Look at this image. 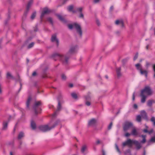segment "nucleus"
<instances>
[{"instance_id":"f257e3e1","label":"nucleus","mask_w":155,"mask_h":155,"mask_svg":"<svg viewBox=\"0 0 155 155\" xmlns=\"http://www.w3.org/2000/svg\"><path fill=\"white\" fill-rule=\"evenodd\" d=\"M78 50V47L76 45L72 46L71 47L69 51L67 54V56H64L58 53H54L53 54L52 56V58L54 60L58 59L60 60L64 64H66L68 63L69 56L71 54L75 53Z\"/></svg>"},{"instance_id":"f03ea898","label":"nucleus","mask_w":155,"mask_h":155,"mask_svg":"<svg viewBox=\"0 0 155 155\" xmlns=\"http://www.w3.org/2000/svg\"><path fill=\"white\" fill-rule=\"evenodd\" d=\"M153 91L149 86H146L141 91L140 96L141 97V102L142 103L145 102L147 96L152 94Z\"/></svg>"},{"instance_id":"7ed1b4c3","label":"nucleus","mask_w":155,"mask_h":155,"mask_svg":"<svg viewBox=\"0 0 155 155\" xmlns=\"http://www.w3.org/2000/svg\"><path fill=\"white\" fill-rule=\"evenodd\" d=\"M132 144L135 145L137 150H139L141 147L140 143L138 141L135 140H131L130 139H127L126 141L123 142L122 143V146L123 147H125L126 145H128L129 147H131L132 146Z\"/></svg>"},{"instance_id":"20e7f679","label":"nucleus","mask_w":155,"mask_h":155,"mask_svg":"<svg viewBox=\"0 0 155 155\" xmlns=\"http://www.w3.org/2000/svg\"><path fill=\"white\" fill-rule=\"evenodd\" d=\"M68 28L71 29L73 28H75L77 32L81 36L82 35V31L80 25L76 23H74L73 24H69L68 25Z\"/></svg>"},{"instance_id":"39448f33","label":"nucleus","mask_w":155,"mask_h":155,"mask_svg":"<svg viewBox=\"0 0 155 155\" xmlns=\"http://www.w3.org/2000/svg\"><path fill=\"white\" fill-rule=\"evenodd\" d=\"M133 127V124L131 122L126 121L125 122L123 126V130L124 131L126 132L130 128H132Z\"/></svg>"},{"instance_id":"423d86ee","label":"nucleus","mask_w":155,"mask_h":155,"mask_svg":"<svg viewBox=\"0 0 155 155\" xmlns=\"http://www.w3.org/2000/svg\"><path fill=\"white\" fill-rule=\"evenodd\" d=\"M41 104V101H36L35 102L33 108L35 110V113L36 114L40 113V112H38V110H41V109L39 108V107L40 106Z\"/></svg>"},{"instance_id":"0eeeda50","label":"nucleus","mask_w":155,"mask_h":155,"mask_svg":"<svg viewBox=\"0 0 155 155\" xmlns=\"http://www.w3.org/2000/svg\"><path fill=\"white\" fill-rule=\"evenodd\" d=\"M57 124L56 123L53 126L49 127L48 125H43L39 127V129L43 132H46L50 130L51 129L53 128Z\"/></svg>"},{"instance_id":"6e6552de","label":"nucleus","mask_w":155,"mask_h":155,"mask_svg":"<svg viewBox=\"0 0 155 155\" xmlns=\"http://www.w3.org/2000/svg\"><path fill=\"white\" fill-rule=\"evenodd\" d=\"M51 12V10L47 8H44L41 14V18L42 19L45 14H48Z\"/></svg>"},{"instance_id":"1a4fd4ad","label":"nucleus","mask_w":155,"mask_h":155,"mask_svg":"<svg viewBox=\"0 0 155 155\" xmlns=\"http://www.w3.org/2000/svg\"><path fill=\"white\" fill-rule=\"evenodd\" d=\"M51 41L52 42H55L57 45V46H58L59 45V41L57 38L56 35L54 34L52 35L51 38Z\"/></svg>"},{"instance_id":"9d476101","label":"nucleus","mask_w":155,"mask_h":155,"mask_svg":"<svg viewBox=\"0 0 155 155\" xmlns=\"http://www.w3.org/2000/svg\"><path fill=\"white\" fill-rule=\"evenodd\" d=\"M131 135L134 136H137L138 134V132L136 128L134 127L132 128L131 131Z\"/></svg>"},{"instance_id":"9b49d317","label":"nucleus","mask_w":155,"mask_h":155,"mask_svg":"<svg viewBox=\"0 0 155 155\" xmlns=\"http://www.w3.org/2000/svg\"><path fill=\"white\" fill-rule=\"evenodd\" d=\"M61 108V105L59 101H58V104L57 107V109L56 111L52 115V117H55L57 115V112Z\"/></svg>"},{"instance_id":"f8f14e48","label":"nucleus","mask_w":155,"mask_h":155,"mask_svg":"<svg viewBox=\"0 0 155 155\" xmlns=\"http://www.w3.org/2000/svg\"><path fill=\"white\" fill-rule=\"evenodd\" d=\"M116 71L117 77L119 78L121 77L122 75L121 73V68L120 67L117 68L116 69Z\"/></svg>"},{"instance_id":"ddd939ff","label":"nucleus","mask_w":155,"mask_h":155,"mask_svg":"<svg viewBox=\"0 0 155 155\" xmlns=\"http://www.w3.org/2000/svg\"><path fill=\"white\" fill-rule=\"evenodd\" d=\"M31 100V97H29L26 103V107L27 109H29V105Z\"/></svg>"},{"instance_id":"4468645a","label":"nucleus","mask_w":155,"mask_h":155,"mask_svg":"<svg viewBox=\"0 0 155 155\" xmlns=\"http://www.w3.org/2000/svg\"><path fill=\"white\" fill-rule=\"evenodd\" d=\"M96 121L94 119H92L90 120L88 122V125L89 126H93L95 124Z\"/></svg>"},{"instance_id":"2eb2a0df","label":"nucleus","mask_w":155,"mask_h":155,"mask_svg":"<svg viewBox=\"0 0 155 155\" xmlns=\"http://www.w3.org/2000/svg\"><path fill=\"white\" fill-rule=\"evenodd\" d=\"M115 23L117 25H120L122 27H124V22L122 20H117Z\"/></svg>"},{"instance_id":"dca6fc26","label":"nucleus","mask_w":155,"mask_h":155,"mask_svg":"<svg viewBox=\"0 0 155 155\" xmlns=\"http://www.w3.org/2000/svg\"><path fill=\"white\" fill-rule=\"evenodd\" d=\"M8 122V121H4L3 123L2 129L4 130H6L7 128Z\"/></svg>"},{"instance_id":"f3484780","label":"nucleus","mask_w":155,"mask_h":155,"mask_svg":"<svg viewBox=\"0 0 155 155\" xmlns=\"http://www.w3.org/2000/svg\"><path fill=\"white\" fill-rule=\"evenodd\" d=\"M135 67L140 72L142 69V67L141 65L139 63H138L135 64Z\"/></svg>"},{"instance_id":"a211bd4d","label":"nucleus","mask_w":155,"mask_h":155,"mask_svg":"<svg viewBox=\"0 0 155 155\" xmlns=\"http://www.w3.org/2000/svg\"><path fill=\"white\" fill-rule=\"evenodd\" d=\"M140 74L142 75H144L146 77H147V71L146 70L142 69L140 72Z\"/></svg>"},{"instance_id":"6ab92c4d","label":"nucleus","mask_w":155,"mask_h":155,"mask_svg":"<svg viewBox=\"0 0 155 155\" xmlns=\"http://www.w3.org/2000/svg\"><path fill=\"white\" fill-rule=\"evenodd\" d=\"M73 6L72 5H71L68 7V11L72 12L73 13H75L76 12V11L74 10H73Z\"/></svg>"},{"instance_id":"aec40b11","label":"nucleus","mask_w":155,"mask_h":155,"mask_svg":"<svg viewBox=\"0 0 155 155\" xmlns=\"http://www.w3.org/2000/svg\"><path fill=\"white\" fill-rule=\"evenodd\" d=\"M33 3V0H30L28 2L27 6V10L28 11L30 7Z\"/></svg>"},{"instance_id":"412c9836","label":"nucleus","mask_w":155,"mask_h":155,"mask_svg":"<svg viewBox=\"0 0 155 155\" xmlns=\"http://www.w3.org/2000/svg\"><path fill=\"white\" fill-rule=\"evenodd\" d=\"M6 78L8 79H9L10 78L14 79V77L9 72H8L6 74Z\"/></svg>"},{"instance_id":"4be33fe9","label":"nucleus","mask_w":155,"mask_h":155,"mask_svg":"<svg viewBox=\"0 0 155 155\" xmlns=\"http://www.w3.org/2000/svg\"><path fill=\"white\" fill-rule=\"evenodd\" d=\"M141 137L143 138V140L141 141V143H144L146 142V135H142L141 136Z\"/></svg>"},{"instance_id":"5701e85b","label":"nucleus","mask_w":155,"mask_h":155,"mask_svg":"<svg viewBox=\"0 0 155 155\" xmlns=\"http://www.w3.org/2000/svg\"><path fill=\"white\" fill-rule=\"evenodd\" d=\"M141 114L143 118H146L147 117V114L144 111H142L141 112Z\"/></svg>"},{"instance_id":"b1692460","label":"nucleus","mask_w":155,"mask_h":155,"mask_svg":"<svg viewBox=\"0 0 155 155\" xmlns=\"http://www.w3.org/2000/svg\"><path fill=\"white\" fill-rule=\"evenodd\" d=\"M31 127L33 129H35L36 128V124L33 121L31 122Z\"/></svg>"},{"instance_id":"393cba45","label":"nucleus","mask_w":155,"mask_h":155,"mask_svg":"<svg viewBox=\"0 0 155 155\" xmlns=\"http://www.w3.org/2000/svg\"><path fill=\"white\" fill-rule=\"evenodd\" d=\"M87 149V147L86 145H84L83 146L81 149V152L82 153H84V151L86 150Z\"/></svg>"},{"instance_id":"a878e982","label":"nucleus","mask_w":155,"mask_h":155,"mask_svg":"<svg viewBox=\"0 0 155 155\" xmlns=\"http://www.w3.org/2000/svg\"><path fill=\"white\" fill-rule=\"evenodd\" d=\"M24 136V134L22 132H21L19 134L18 136V139H21Z\"/></svg>"},{"instance_id":"bb28decb","label":"nucleus","mask_w":155,"mask_h":155,"mask_svg":"<svg viewBox=\"0 0 155 155\" xmlns=\"http://www.w3.org/2000/svg\"><path fill=\"white\" fill-rule=\"evenodd\" d=\"M153 102V100H149L147 103V105L149 107H151L152 104Z\"/></svg>"},{"instance_id":"cd10ccee","label":"nucleus","mask_w":155,"mask_h":155,"mask_svg":"<svg viewBox=\"0 0 155 155\" xmlns=\"http://www.w3.org/2000/svg\"><path fill=\"white\" fill-rule=\"evenodd\" d=\"M57 16L59 19L62 21H64V18H63L61 15H57Z\"/></svg>"},{"instance_id":"c85d7f7f","label":"nucleus","mask_w":155,"mask_h":155,"mask_svg":"<svg viewBox=\"0 0 155 155\" xmlns=\"http://www.w3.org/2000/svg\"><path fill=\"white\" fill-rule=\"evenodd\" d=\"M141 117L140 115H138L136 117V120L138 122H140L141 121Z\"/></svg>"},{"instance_id":"c756f323","label":"nucleus","mask_w":155,"mask_h":155,"mask_svg":"<svg viewBox=\"0 0 155 155\" xmlns=\"http://www.w3.org/2000/svg\"><path fill=\"white\" fill-rule=\"evenodd\" d=\"M150 120L153 123V125L155 126V117H152L151 118Z\"/></svg>"},{"instance_id":"7c9ffc66","label":"nucleus","mask_w":155,"mask_h":155,"mask_svg":"<svg viewBox=\"0 0 155 155\" xmlns=\"http://www.w3.org/2000/svg\"><path fill=\"white\" fill-rule=\"evenodd\" d=\"M83 9V8L82 7H80V8H76V12H80V13H81V12L82 11V10Z\"/></svg>"},{"instance_id":"2f4dec72","label":"nucleus","mask_w":155,"mask_h":155,"mask_svg":"<svg viewBox=\"0 0 155 155\" xmlns=\"http://www.w3.org/2000/svg\"><path fill=\"white\" fill-rule=\"evenodd\" d=\"M71 95L72 97L74 99H76L77 97V94L75 93H72Z\"/></svg>"},{"instance_id":"473e14b6","label":"nucleus","mask_w":155,"mask_h":155,"mask_svg":"<svg viewBox=\"0 0 155 155\" xmlns=\"http://www.w3.org/2000/svg\"><path fill=\"white\" fill-rule=\"evenodd\" d=\"M34 45V42H32L28 46V48H31Z\"/></svg>"},{"instance_id":"72a5a7b5","label":"nucleus","mask_w":155,"mask_h":155,"mask_svg":"<svg viewBox=\"0 0 155 155\" xmlns=\"http://www.w3.org/2000/svg\"><path fill=\"white\" fill-rule=\"evenodd\" d=\"M36 13L35 12H34L31 16V18L32 19H33L36 16Z\"/></svg>"},{"instance_id":"f704fd0d","label":"nucleus","mask_w":155,"mask_h":155,"mask_svg":"<svg viewBox=\"0 0 155 155\" xmlns=\"http://www.w3.org/2000/svg\"><path fill=\"white\" fill-rule=\"evenodd\" d=\"M146 128L143 130V131L145 133H148V130H147L148 127L147 126H146Z\"/></svg>"},{"instance_id":"c9c22d12","label":"nucleus","mask_w":155,"mask_h":155,"mask_svg":"<svg viewBox=\"0 0 155 155\" xmlns=\"http://www.w3.org/2000/svg\"><path fill=\"white\" fill-rule=\"evenodd\" d=\"M115 148L117 150V151L120 153V151L119 148V147L117 144H115Z\"/></svg>"},{"instance_id":"e433bc0d","label":"nucleus","mask_w":155,"mask_h":155,"mask_svg":"<svg viewBox=\"0 0 155 155\" xmlns=\"http://www.w3.org/2000/svg\"><path fill=\"white\" fill-rule=\"evenodd\" d=\"M62 79L63 80H65L66 78V76L64 74H62L61 76Z\"/></svg>"},{"instance_id":"4c0bfd02","label":"nucleus","mask_w":155,"mask_h":155,"mask_svg":"<svg viewBox=\"0 0 155 155\" xmlns=\"http://www.w3.org/2000/svg\"><path fill=\"white\" fill-rule=\"evenodd\" d=\"M138 53H137L134 58V60L135 61L138 57Z\"/></svg>"},{"instance_id":"58836bf2","label":"nucleus","mask_w":155,"mask_h":155,"mask_svg":"<svg viewBox=\"0 0 155 155\" xmlns=\"http://www.w3.org/2000/svg\"><path fill=\"white\" fill-rule=\"evenodd\" d=\"M48 21H49L51 23V24H52L53 23V21H52V19L51 18H48Z\"/></svg>"},{"instance_id":"ea45409f","label":"nucleus","mask_w":155,"mask_h":155,"mask_svg":"<svg viewBox=\"0 0 155 155\" xmlns=\"http://www.w3.org/2000/svg\"><path fill=\"white\" fill-rule=\"evenodd\" d=\"M112 125H113V123L111 122L110 123V124L108 126V130H110L111 129L112 126Z\"/></svg>"},{"instance_id":"a19ab883","label":"nucleus","mask_w":155,"mask_h":155,"mask_svg":"<svg viewBox=\"0 0 155 155\" xmlns=\"http://www.w3.org/2000/svg\"><path fill=\"white\" fill-rule=\"evenodd\" d=\"M131 135V133L130 134L129 133L127 132L125 134V136L126 137H129V136H130Z\"/></svg>"},{"instance_id":"79ce46f5","label":"nucleus","mask_w":155,"mask_h":155,"mask_svg":"<svg viewBox=\"0 0 155 155\" xmlns=\"http://www.w3.org/2000/svg\"><path fill=\"white\" fill-rule=\"evenodd\" d=\"M150 141L151 142H155V137H152L151 140Z\"/></svg>"},{"instance_id":"37998d69","label":"nucleus","mask_w":155,"mask_h":155,"mask_svg":"<svg viewBox=\"0 0 155 155\" xmlns=\"http://www.w3.org/2000/svg\"><path fill=\"white\" fill-rule=\"evenodd\" d=\"M79 17L80 18H84V15L82 12L80 13V14L79 16Z\"/></svg>"},{"instance_id":"c03bdc74","label":"nucleus","mask_w":155,"mask_h":155,"mask_svg":"<svg viewBox=\"0 0 155 155\" xmlns=\"http://www.w3.org/2000/svg\"><path fill=\"white\" fill-rule=\"evenodd\" d=\"M86 104L87 106H89L90 105L91 103L90 102L87 101L86 102Z\"/></svg>"},{"instance_id":"a18cd8bd","label":"nucleus","mask_w":155,"mask_h":155,"mask_svg":"<svg viewBox=\"0 0 155 155\" xmlns=\"http://www.w3.org/2000/svg\"><path fill=\"white\" fill-rule=\"evenodd\" d=\"M153 132V129H152L150 130V131H148V133L149 134H150Z\"/></svg>"},{"instance_id":"49530a36","label":"nucleus","mask_w":155,"mask_h":155,"mask_svg":"<svg viewBox=\"0 0 155 155\" xmlns=\"http://www.w3.org/2000/svg\"><path fill=\"white\" fill-rule=\"evenodd\" d=\"M134 108L136 109L137 108V106L136 104H134L133 106Z\"/></svg>"},{"instance_id":"de8ad7c7","label":"nucleus","mask_w":155,"mask_h":155,"mask_svg":"<svg viewBox=\"0 0 155 155\" xmlns=\"http://www.w3.org/2000/svg\"><path fill=\"white\" fill-rule=\"evenodd\" d=\"M96 23L99 26L100 25V22L99 20H96Z\"/></svg>"},{"instance_id":"09e8293b","label":"nucleus","mask_w":155,"mask_h":155,"mask_svg":"<svg viewBox=\"0 0 155 155\" xmlns=\"http://www.w3.org/2000/svg\"><path fill=\"white\" fill-rule=\"evenodd\" d=\"M135 93H134L133 94L132 96V100L133 101H134L135 99Z\"/></svg>"},{"instance_id":"8fccbe9b","label":"nucleus","mask_w":155,"mask_h":155,"mask_svg":"<svg viewBox=\"0 0 155 155\" xmlns=\"http://www.w3.org/2000/svg\"><path fill=\"white\" fill-rule=\"evenodd\" d=\"M97 144H99L100 143V141L99 140H97L96 142Z\"/></svg>"},{"instance_id":"3c124183","label":"nucleus","mask_w":155,"mask_h":155,"mask_svg":"<svg viewBox=\"0 0 155 155\" xmlns=\"http://www.w3.org/2000/svg\"><path fill=\"white\" fill-rule=\"evenodd\" d=\"M36 75V73L35 71L33 72L32 74V76H35Z\"/></svg>"},{"instance_id":"603ef678","label":"nucleus","mask_w":155,"mask_h":155,"mask_svg":"<svg viewBox=\"0 0 155 155\" xmlns=\"http://www.w3.org/2000/svg\"><path fill=\"white\" fill-rule=\"evenodd\" d=\"M100 0H94V2L95 3H97Z\"/></svg>"},{"instance_id":"864d4df0","label":"nucleus","mask_w":155,"mask_h":155,"mask_svg":"<svg viewBox=\"0 0 155 155\" xmlns=\"http://www.w3.org/2000/svg\"><path fill=\"white\" fill-rule=\"evenodd\" d=\"M153 69L155 72V74H154V77H155V64L153 65Z\"/></svg>"},{"instance_id":"5fc2aeb1","label":"nucleus","mask_w":155,"mask_h":155,"mask_svg":"<svg viewBox=\"0 0 155 155\" xmlns=\"http://www.w3.org/2000/svg\"><path fill=\"white\" fill-rule=\"evenodd\" d=\"M102 155H105V153L104 150H102Z\"/></svg>"},{"instance_id":"6e6d98bb","label":"nucleus","mask_w":155,"mask_h":155,"mask_svg":"<svg viewBox=\"0 0 155 155\" xmlns=\"http://www.w3.org/2000/svg\"><path fill=\"white\" fill-rule=\"evenodd\" d=\"M114 8V7L113 6H111L110 7V11H112Z\"/></svg>"},{"instance_id":"4d7b16f0","label":"nucleus","mask_w":155,"mask_h":155,"mask_svg":"<svg viewBox=\"0 0 155 155\" xmlns=\"http://www.w3.org/2000/svg\"><path fill=\"white\" fill-rule=\"evenodd\" d=\"M69 86L71 87H72L73 86V84H69Z\"/></svg>"},{"instance_id":"13d9d810","label":"nucleus","mask_w":155,"mask_h":155,"mask_svg":"<svg viewBox=\"0 0 155 155\" xmlns=\"http://www.w3.org/2000/svg\"><path fill=\"white\" fill-rule=\"evenodd\" d=\"M90 99V98L89 97H86V99L87 100H89V99Z\"/></svg>"},{"instance_id":"bf43d9fd","label":"nucleus","mask_w":155,"mask_h":155,"mask_svg":"<svg viewBox=\"0 0 155 155\" xmlns=\"http://www.w3.org/2000/svg\"><path fill=\"white\" fill-rule=\"evenodd\" d=\"M149 47V45H147L146 46V49L147 50H148V48Z\"/></svg>"},{"instance_id":"052dcab7","label":"nucleus","mask_w":155,"mask_h":155,"mask_svg":"<svg viewBox=\"0 0 155 155\" xmlns=\"http://www.w3.org/2000/svg\"><path fill=\"white\" fill-rule=\"evenodd\" d=\"M150 65V64L148 62H147L146 63V66H147V67H148V66Z\"/></svg>"},{"instance_id":"680f3d73","label":"nucleus","mask_w":155,"mask_h":155,"mask_svg":"<svg viewBox=\"0 0 155 155\" xmlns=\"http://www.w3.org/2000/svg\"><path fill=\"white\" fill-rule=\"evenodd\" d=\"M10 155H13L12 152H10Z\"/></svg>"},{"instance_id":"e2e57ef3","label":"nucleus","mask_w":155,"mask_h":155,"mask_svg":"<svg viewBox=\"0 0 155 155\" xmlns=\"http://www.w3.org/2000/svg\"><path fill=\"white\" fill-rule=\"evenodd\" d=\"M105 77L107 79L108 78V77L107 75L105 76Z\"/></svg>"},{"instance_id":"0e129e2a","label":"nucleus","mask_w":155,"mask_h":155,"mask_svg":"<svg viewBox=\"0 0 155 155\" xmlns=\"http://www.w3.org/2000/svg\"><path fill=\"white\" fill-rule=\"evenodd\" d=\"M67 0H63L64 1V3L65 2H66V1H67Z\"/></svg>"},{"instance_id":"69168bd1","label":"nucleus","mask_w":155,"mask_h":155,"mask_svg":"<svg viewBox=\"0 0 155 155\" xmlns=\"http://www.w3.org/2000/svg\"><path fill=\"white\" fill-rule=\"evenodd\" d=\"M145 151H144L143 152V155H145Z\"/></svg>"},{"instance_id":"338daca9","label":"nucleus","mask_w":155,"mask_h":155,"mask_svg":"<svg viewBox=\"0 0 155 155\" xmlns=\"http://www.w3.org/2000/svg\"><path fill=\"white\" fill-rule=\"evenodd\" d=\"M29 60H28V59H27V63H28V62H29Z\"/></svg>"},{"instance_id":"774afa93","label":"nucleus","mask_w":155,"mask_h":155,"mask_svg":"<svg viewBox=\"0 0 155 155\" xmlns=\"http://www.w3.org/2000/svg\"><path fill=\"white\" fill-rule=\"evenodd\" d=\"M20 86H21V87H20V89L21 88V83H20Z\"/></svg>"}]
</instances>
